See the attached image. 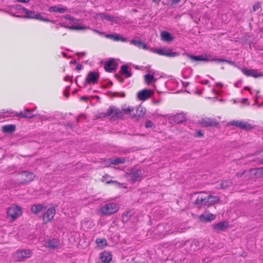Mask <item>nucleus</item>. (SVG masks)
<instances>
[{
	"label": "nucleus",
	"mask_w": 263,
	"mask_h": 263,
	"mask_svg": "<svg viewBox=\"0 0 263 263\" xmlns=\"http://www.w3.org/2000/svg\"><path fill=\"white\" fill-rule=\"evenodd\" d=\"M18 185H24L33 181L35 177V174L28 171H24L18 173Z\"/></svg>",
	"instance_id": "obj_1"
},
{
	"label": "nucleus",
	"mask_w": 263,
	"mask_h": 263,
	"mask_svg": "<svg viewBox=\"0 0 263 263\" xmlns=\"http://www.w3.org/2000/svg\"><path fill=\"white\" fill-rule=\"evenodd\" d=\"M118 204L110 202L105 204L101 208L100 211L102 215L108 216L116 213L119 210Z\"/></svg>",
	"instance_id": "obj_2"
},
{
	"label": "nucleus",
	"mask_w": 263,
	"mask_h": 263,
	"mask_svg": "<svg viewBox=\"0 0 263 263\" xmlns=\"http://www.w3.org/2000/svg\"><path fill=\"white\" fill-rule=\"evenodd\" d=\"M126 173L128 178L134 182L141 180L142 173L141 170L140 169H137L135 167L130 168L127 170Z\"/></svg>",
	"instance_id": "obj_3"
},
{
	"label": "nucleus",
	"mask_w": 263,
	"mask_h": 263,
	"mask_svg": "<svg viewBox=\"0 0 263 263\" xmlns=\"http://www.w3.org/2000/svg\"><path fill=\"white\" fill-rule=\"evenodd\" d=\"M44 212L42 217L44 224H47L50 221H51L55 213V210L54 208L51 207L48 209L46 208V210L43 211Z\"/></svg>",
	"instance_id": "obj_4"
},
{
	"label": "nucleus",
	"mask_w": 263,
	"mask_h": 263,
	"mask_svg": "<svg viewBox=\"0 0 263 263\" xmlns=\"http://www.w3.org/2000/svg\"><path fill=\"white\" fill-rule=\"evenodd\" d=\"M107 114L110 116L114 114V116L111 117L113 120H115L117 119H123V114L122 111L115 106L109 107L107 110Z\"/></svg>",
	"instance_id": "obj_5"
},
{
	"label": "nucleus",
	"mask_w": 263,
	"mask_h": 263,
	"mask_svg": "<svg viewBox=\"0 0 263 263\" xmlns=\"http://www.w3.org/2000/svg\"><path fill=\"white\" fill-rule=\"evenodd\" d=\"M22 214L21 208L18 205H12L8 208L7 215L13 220L16 219Z\"/></svg>",
	"instance_id": "obj_6"
},
{
	"label": "nucleus",
	"mask_w": 263,
	"mask_h": 263,
	"mask_svg": "<svg viewBox=\"0 0 263 263\" xmlns=\"http://www.w3.org/2000/svg\"><path fill=\"white\" fill-rule=\"evenodd\" d=\"M99 78V74L95 71H89L87 74V77L85 79L83 85L85 87H86L87 84L92 83L96 84L98 82V80Z\"/></svg>",
	"instance_id": "obj_7"
},
{
	"label": "nucleus",
	"mask_w": 263,
	"mask_h": 263,
	"mask_svg": "<svg viewBox=\"0 0 263 263\" xmlns=\"http://www.w3.org/2000/svg\"><path fill=\"white\" fill-rule=\"evenodd\" d=\"M153 93V90L151 89H143L137 93V97L139 100L145 101Z\"/></svg>",
	"instance_id": "obj_8"
},
{
	"label": "nucleus",
	"mask_w": 263,
	"mask_h": 263,
	"mask_svg": "<svg viewBox=\"0 0 263 263\" xmlns=\"http://www.w3.org/2000/svg\"><path fill=\"white\" fill-rule=\"evenodd\" d=\"M31 253V251L29 250H17L15 252L14 257L16 260L21 261L26 258L29 257Z\"/></svg>",
	"instance_id": "obj_9"
},
{
	"label": "nucleus",
	"mask_w": 263,
	"mask_h": 263,
	"mask_svg": "<svg viewBox=\"0 0 263 263\" xmlns=\"http://www.w3.org/2000/svg\"><path fill=\"white\" fill-rule=\"evenodd\" d=\"M170 122L173 124H178L186 121V116L183 112L177 114L169 118Z\"/></svg>",
	"instance_id": "obj_10"
},
{
	"label": "nucleus",
	"mask_w": 263,
	"mask_h": 263,
	"mask_svg": "<svg viewBox=\"0 0 263 263\" xmlns=\"http://www.w3.org/2000/svg\"><path fill=\"white\" fill-rule=\"evenodd\" d=\"M172 50L173 49L170 48H163L156 51V53L168 57H175L179 55L178 52H173Z\"/></svg>",
	"instance_id": "obj_11"
},
{
	"label": "nucleus",
	"mask_w": 263,
	"mask_h": 263,
	"mask_svg": "<svg viewBox=\"0 0 263 263\" xmlns=\"http://www.w3.org/2000/svg\"><path fill=\"white\" fill-rule=\"evenodd\" d=\"M184 54H186L188 57L195 61H213L212 60L213 58H212V55L210 54L209 55H204L202 54L199 55H194L189 53H184Z\"/></svg>",
	"instance_id": "obj_12"
},
{
	"label": "nucleus",
	"mask_w": 263,
	"mask_h": 263,
	"mask_svg": "<svg viewBox=\"0 0 263 263\" xmlns=\"http://www.w3.org/2000/svg\"><path fill=\"white\" fill-rule=\"evenodd\" d=\"M200 123L205 127H216L219 123L215 119L203 118L201 120Z\"/></svg>",
	"instance_id": "obj_13"
},
{
	"label": "nucleus",
	"mask_w": 263,
	"mask_h": 263,
	"mask_svg": "<svg viewBox=\"0 0 263 263\" xmlns=\"http://www.w3.org/2000/svg\"><path fill=\"white\" fill-rule=\"evenodd\" d=\"M229 227L228 222L226 221H220L213 225V230L219 232L220 231H224Z\"/></svg>",
	"instance_id": "obj_14"
},
{
	"label": "nucleus",
	"mask_w": 263,
	"mask_h": 263,
	"mask_svg": "<svg viewBox=\"0 0 263 263\" xmlns=\"http://www.w3.org/2000/svg\"><path fill=\"white\" fill-rule=\"evenodd\" d=\"M220 198L218 196L209 195L206 197L205 201L204 202V206L210 207L218 202Z\"/></svg>",
	"instance_id": "obj_15"
},
{
	"label": "nucleus",
	"mask_w": 263,
	"mask_h": 263,
	"mask_svg": "<svg viewBox=\"0 0 263 263\" xmlns=\"http://www.w3.org/2000/svg\"><path fill=\"white\" fill-rule=\"evenodd\" d=\"M112 254L110 252L103 251L100 254V258L101 260V263H109L112 260Z\"/></svg>",
	"instance_id": "obj_16"
},
{
	"label": "nucleus",
	"mask_w": 263,
	"mask_h": 263,
	"mask_svg": "<svg viewBox=\"0 0 263 263\" xmlns=\"http://www.w3.org/2000/svg\"><path fill=\"white\" fill-rule=\"evenodd\" d=\"M241 69V71L246 76L257 78L261 76L260 74L257 73V70L255 69H247L245 68H241L239 65H235Z\"/></svg>",
	"instance_id": "obj_17"
},
{
	"label": "nucleus",
	"mask_w": 263,
	"mask_h": 263,
	"mask_svg": "<svg viewBox=\"0 0 263 263\" xmlns=\"http://www.w3.org/2000/svg\"><path fill=\"white\" fill-rule=\"evenodd\" d=\"M145 108L139 105L136 110L135 112L130 114V116L132 118H137L138 119L143 117L145 114Z\"/></svg>",
	"instance_id": "obj_18"
},
{
	"label": "nucleus",
	"mask_w": 263,
	"mask_h": 263,
	"mask_svg": "<svg viewBox=\"0 0 263 263\" xmlns=\"http://www.w3.org/2000/svg\"><path fill=\"white\" fill-rule=\"evenodd\" d=\"M216 218L215 215L211 213H203L200 215L199 218L200 221L202 222H210L213 220H214Z\"/></svg>",
	"instance_id": "obj_19"
},
{
	"label": "nucleus",
	"mask_w": 263,
	"mask_h": 263,
	"mask_svg": "<svg viewBox=\"0 0 263 263\" xmlns=\"http://www.w3.org/2000/svg\"><path fill=\"white\" fill-rule=\"evenodd\" d=\"M105 36L108 39H112L116 41H122L123 42H125L127 41V39L124 37H122L120 35V34L114 33L113 34H107L105 35Z\"/></svg>",
	"instance_id": "obj_20"
},
{
	"label": "nucleus",
	"mask_w": 263,
	"mask_h": 263,
	"mask_svg": "<svg viewBox=\"0 0 263 263\" xmlns=\"http://www.w3.org/2000/svg\"><path fill=\"white\" fill-rule=\"evenodd\" d=\"M46 210V206L43 204H33L31 206V211L34 214H37L39 212H43Z\"/></svg>",
	"instance_id": "obj_21"
},
{
	"label": "nucleus",
	"mask_w": 263,
	"mask_h": 263,
	"mask_svg": "<svg viewBox=\"0 0 263 263\" xmlns=\"http://www.w3.org/2000/svg\"><path fill=\"white\" fill-rule=\"evenodd\" d=\"M109 177V176H103V181H104L105 180L106 184H112L113 185L118 187L119 189L126 188V187L124 185V183H120L115 180H108V179H107V178Z\"/></svg>",
	"instance_id": "obj_22"
},
{
	"label": "nucleus",
	"mask_w": 263,
	"mask_h": 263,
	"mask_svg": "<svg viewBox=\"0 0 263 263\" xmlns=\"http://www.w3.org/2000/svg\"><path fill=\"white\" fill-rule=\"evenodd\" d=\"M130 44H134L140 48H142L145 50L148 49V47H147L146 44L140 40H137L133 39L130 41Z\"/></svg>",
	"instance_id": "obj_23"
},
{
	"label": "nucleus",
	"mask_w": 263,
	"mask_h": 263,
	"mask_svg": "<svg viewBox=\"0 0 263 263\" xmlns=\"http://www.w3.org/2000/svg\"><path fill=\"white\" fill-rule=\"evenodd\" d=\"M2 132L4 133L12 134L16 130V126L14 124H8L2 126Z\"/></svg>",
	"instance_id": "obj_24"
},
{
	"label": "nucleus",
	"mask_w": 263,
	"mask_h": 263,
	"mask_svg": "<svg viewBox=\"0 0 263 263\" xmlns=\"http://www.w3.org/2000/svg\"><path fill=\"white\" fill-rule=\"evenodd\" d=\"M99 15L101 17L102 20L117 23V17L115 16L110 15L105 13H100Z\"/></svg>",
	"instance_id": "obj_25"
},
{
	"label": "nucleus",
	"mask_w": 263,
	"mask_h": 263,
	"mask_svg": "<svg viewBox=\"0 0 263 263\" xmlns=\"http://www.w3.org/2000/svg\"><path fill=\"white\" fill-rule=\"evenodd\" d=\"M161 37L162 41L167 42L173 41L174 39L172 34L167 31H162L161 32Z\"/></svg>",
	"instance_id": "obj_26"
},
{
	"label": "nucleus",
	"mask_w": 263,
	"mask_h": 263,
	"mask_svg": "<svg viewBox=\"0 0 263 263\" xmlns=\"http://www.w3.org/2000/svg\"><path fill=\"white\" fill-rule=\"evenodd\" d=\"M128 67L127 65H123L120 67V73L122 75L125 76L126 78L132 77V73L128 70Z\"/></svg>",
	"instance_id": "obj_27"
},
{
	"label": "nucleus",
	"mask_w": 263,
	"mask_h": 263,
	"mask_svg": "<svg viewBox=\"0 0 263 263\" xmlns=\"http://www.w3.org/2000/svg\"><path fill=\"white\" fill-rule=\"evenodd\" d=\"M206 199V197H202L200 196H198L196 200L193 202V204L195 205L201 207L202 206H204V202H205Z\"/></svg>",
	"instance_id": "obj_28"
},
{
	"label": "nucleus",
	"mask_w": 263,
	"mask_h": 263,
	"mask_svg": "<svg viewBox=\"0 0 263 263\" xmlns=\"http://www.w3.org/2000/svg\"><path fill=\"white\" fill-rule=\"evenodd\" d=\"M96 243L97 244L98 247L101 249L104 248L108 245L107 240L105 238H98L96 240Z\"/></svg>",
	"instance_id": "obj_29"
},
{
	"label": "nucleus",
	"mask_w": 263,
	"mask_h": 263,
	"mask_svg": "<svg viewBox=\"0 0 263 263\" xmlns=\"http://www.w3.org/2000/svg\"><path fill=\"white\" fill-rule=\"evenodd\" d=\"M47 244L49 248L54 249L59 245V241L57 239H48Z\"/></svg>",
	"instance_id": "obj_30"
},
{
	"label": "nucleus",
	"mask_w": 263,
	"mask_h": 263,
	"mask_svg": "<svg viewBox=\"0 0 263 263\" xmlns=\"http://www.w3.org/2000/svg\"><path fill=\"white\" fill-rule=\"evenodd\" d=\"M114 64V59H110V60H108L104 66V69L106 71L108 72H111V67L112 65Z\"/></svg>",
	"instance_id": "obj_31"
},
{
	"label": "nucleus",
	"mask_w": 263,
	"mask_h": 263,
	"mask_svg": "<svg viewBox=\"0 0 263 263\" xmlns=\"http://www.w3.org/2000/svg\"><path fill=\"white\" fill-rule=\"evenodd\" d=\"M125 161V159L124 157H119L114 159L110 160V164L114 165H117L119 164L124 163Z\"/></svg>",
	"instance_id": "obj_32"
},
{
	"label": "nucleus",
	"mask_w": 263,
	"mask_h": 263,
	"mask_svg": "<svg viewBox=\"0 0 263 263\" xmlns=\"http://www.w3.org/2000/svg\"><path fill=\"white\" fill-rule=\"evenodd\" d=\"M132 213L130 210L125 211L122 214V221L127 222L129 219L132 216Z\"/></svg>",
	"instance_id": "obj_33"
},
{
	"label": "nucleus",
	"mask_w": 263,
	"mask_h": 263,
	"mask_svg": "<svg viewBox=\"0 0 263 263\" xmlns=\"http://www.w3.org/2000/svg\"><path fill=\"white\" fill-rule=\"evenodd\" d=\"M31 19H36L45 22H51V21L48 18L44 17L41 13H37L33 15V17H30Z\"/></svg>",
	"instance_id": "obj_34"
},
{
	"label": "nucleus",
	"mask_w": 263,
	"mask_h": 263,
	"mask_svg": "<svg viewBox=\"0 0 263 263\" xmlns=\"http://www.w3.org/2000/svg\"><path fill=\"white\" fill-rule=\"evenodd\" d=\"M239 128L242 129H245L246 130H250L252 129L253 127L251 124H249L247 123L243 122V121H241L240 122Z\"/></svg>",
	"instance_id": "obj_35"
},
{
	"label": "nucleus",
	"mask_w": 263,
	"mask_h": 263,
	"mask_svg": "<svg viewBox=\"0 0 263 263\" xmlns=\"http://www.w3.org/2000/svg\"><path fill=\"white\" fill-rule=\"evenodd\" d=\"M212 60H213V61H214L217 63H221V62H225V63H229L232 65H233L235 64V62L233 61L226 60V59H223L216 58V57H214Z\"/></svg>",
	"instance_id": "obj_36"
},
{
	"label": "nucleus",
	"mask_w": 263,
	"mask_h": 263,
	"mask_svg": "<svg viewBox=\"0 0 263 263\" xmlns=\"http://www.w3.org/2000/svg\"><path fill=\"white\" fill-rule=\"evenodd\" d=\"M232 185V181L230 180H223L220 183L222 189H225Z\"/></svg>",
	"instance_id": "obj_37"
},
{
	"label": "nucleus",
	"mask_w": 263,
	"mask_h": 263,
	"mask_svg": "<svg viewBox=\"0 0 263 263\" xmlns=\"http://www.w3.org/2000/svg\"><path fill=\"white\" fill-rule=\"evenodd\" d=\"M144 77L145 81L148 83H152L156 80L154 76L149 73L145 74Z\"/></svg>",
	"instance_id": "obj_38"
},
{
	"label": "nucleus",
	"mask_w": 263,
	"mask_h": 263,
	"mask_svg": "<svg viewBox=\"0 0 263 263\" xmlns=\"http://www.w3.org/2000/svg\"><path fill=\"white\" fill-rule=\"evenodd\" d=\"M122 110L125 112L126 114H129L130 115V114H132V112L134 110V108L127 106L126 104L123 105L122 106Z\"/></svg>",
	"instance_id": "obj_39"
},
{
	"label": "nucleus",
	"mask_w": 263,
	"mask_h": 263,
	"mask_svg": "<svg viewBox=\"0 0 263 263\" xmlns=\"http://www.w3.org/2000/svg\"><path fill=\"white\" fill-rule=\"evenodd\" d=\"M24 12L26 14V15L23 16V18H31L30 17H33V15L35 14L34 11H32L26 8L24 9Z\"/></svg>",
	"instance_id": "obj_40"
},
{
	"label": "nucleus",
	"mask_w": 263,
	"mask_h": 263,
	"mask_svg": "<svg viewBox=\"0 0 263 263\" xmlns=\"http://www.w3.org/2000/svg\"><path fill=\"white\" fill-rule=\"evenodd\" d=\"M59 7L57 6H51L49 8V12H59Z\"/></svg>",
	"instance_id": "obj_41"
},
{
	"label": "nucleus",
	"mask_w": 263,
	"mask_h": 263,
	"mask_svg": "<svg viewBox=\"0 0 263 263\" xmlns=\"http://www.w3.org/2000/svg\"><path fill=\"white\" fill-rule=\"evenodd\" d=\"M35 118L36 119H40V120H47L49 119V118L46 116H45V115H36V117Z\"/></svg>",
	"instance_id": "obj_42"
},
{
	"label": "nucleus",
	"mask_w": 263,
	"mask_h": 263,
	"mask_svg": "<svg viewBox=\"0 0 263 263\" xmlns=\"http://www.w3.org/2000/svg\"><path fill=\"white\" fill-rule=\"evenodd\" d=\"M154 124L151 120H147L145 123V127L146 128H151L153 126Z\"/></svg>",
	"instance_id": "obj_43"
},
{
	"label": "nucleus",
	"mask_w": 263,
	"mask_h": 263,
	"mask_svg": "<svg viewBox=\"0 0 263 263\" xmlns=\"http://www.w3.org/2000/svg\"><path fill=\"white\" fill-rule=\"evenodd\" d=\"M261 7V3L260 2H256L253 6V10L256 11L258 10Z\"/></svg>",
	"instance_id": "obj_44"
},
{
	"label": "nucleus",
	"mask_w": 263,
	"mask_h": 263,
	"mask_svg": "<svg viewBox=\"0 0 263 263\" xmlns=\"http://www.w3.org/2000/svg\"><path fill=\"white\" fill-rule=\"evenodd\" d=\"M75 30H85L88 28L86 26H81L80 25H74Z\"/></svg>",
	"instance_id": "obj_45"
},
{
	"label": "nucleus",
	"mask_w": 263,
	"mask_h": 263,
	"mask_svg": "<svg viewBox=\"0 0 263 263\" xmlns=\"http://www.w3.org/2000/svg\"><path fill=\"white\" fill-rule=\"evenodd\" d=\"M240 122H241V121L234 120V121H232L230 122L229 124L232 125H234L236 127H239Z\"/></svg>",
	"instance_id": "obj_46"
},
{
	"label": "nucleus",
	"mask_w": 263,
	"mask_h": 263,
	"mask_svg": "<svg viewBox=\"0 0 263 263\" xmlns=\"http://www.w3.org/2000/svg\"><path fill=\"white\" fill-rule=\"evenodd\" d=\"M14 9H15V10H16L17 11L23 10L24 12V9H25L26 8L22 7L20 5L17 4V5H15V6H14Z\"/></svg>",
	"instance_id": "obj_47"
},
{
	"label": "nucleus",
	"mask_w": 263,
	"mask_h": 263,
	"mask_svg": "<svg viewBox=\"0 0 263 263\" xmlns=\"http://www.w3.org/2000/svg\"><path fill=\"white\" fill-rule=\"evenodd\" d=\"M114 96H120L122 98H124L125 97V93L124 92H115L114 93Z\"/></svg>",
	"instance_id": "obj_48"
},
{
	"label": "nucleus",
	"mask_w": 263,
	"mask_h": 263,
	"mask_svg": "<svg viewBox=\"0 0 263 263\" xmlns=\"http://www.w3.org/2000/svg\"><path fill=\"white\" fill-rule=\"evenodd\" d=\"M256 161L259 164H263V151L262 152L261 155L257 158Z\"/></svg>",
	"instance_id": "obj_49"
},
{
	"label": "nucleus",
	"mask_w": 263,
	"mask_h": 263,
	"mask_svg": "<svg viewBox=\"0 0 263 263\" xmlns=\"http://www.w3.org/2000/svg\"><path fill=\"white\" fill-rule=\"evenodd\" d=\"M204 135L203 132L201 130H198L195 134V136L197 137H201Z\"/></svg>",
	"instance_id": "obj_50"
},
{
	"label": "nucleus",
	"mask_w": 263,
	"mask_h": 263,
	"mask_svg": "<svg viewBox=\"0 0 263 263\" xmlns=\"http://www.w3.org/2000/svg\"><path fill=\"white\" fill-rule=\"evenodd\" d=\"M118 64L114 62V64L112 65L111 69V72H115L117 70V69L118 68Z\"/></svg>",
	"instance_id": "obj_51"
},
{
	"label": "nucleus",
	"mask_w": 263,
	"mask_h": 263,
	"mask_svg": "<svg viewBox=\"0 0 263 263\" xmlns=\"http://www.w3.org/2000/svg\"><path fill=\"white\" fill-rule=\"evenodd\" d=\"M70 88V86H68L66 88V90L64 91V95L66 98H68L69 96V89Z\"/></svg>",
	"instance_id": "obj_52"
},
{
	"label": "nucleus",
	"mask_w": 263,
	"mask_h": 263,
	"mask_svg": "<svg viewBox=\"0 0 263 263\" xmlns=\"http://www.w3.org/2000/svg\"><path fill=\"white\" fill-rule=\"evenodd\" d=\"M16 116L17 117H20L21 118H25V117H27L26 116V114H24V113H23L22 111H21L20 112L18 113V112H16Z\"/></svg>",
	"instance_id": "obj_53"
},
{
	"label": "nucleus",
	"mask_w": 263,
	"mask_h": 263,
	"mask_svg": "<svg viewBox=\"0 0 263 263\" xmlns=\"http://www.w3.org/2000/svg\"><path fill=\"white\" fill-rule=\"evenodd\" d=\"M61 26L64 27L66 28H68L70 30H75L74 25H71V26H69L64 25L61 24Z\"/></svg>",
	"instance_id": "obj_54"
},
{
	"label": "nucleus",
	"mask_w": 263,
	"mask_h": 263,
	"mask_svg": "<svg viewBox=\"0 0 263 263\" xmlns=\"http://www.w3.org/2000/svg\"><path fill=\"white\" fill-rule=\"evenodd\" d=\"M106 116H110V115H108L106 112H101L99 114V118H105Z\"/></svg>",
	"instance_id": "obj_55"
},
{
	"label": "nucleus",
	"mask_w": 263,
	"mask_h": 263,
	"mask_svg": "<svg viewBox=\"0 0 263 263\" xmlns=\"http://www.w3.org/2000/svg\"><path fill=\"white\" fill-rule=\"evenodd\" d=\"M66 10H67V8H66V7H61V8L59 7V12L64 13V12L66 11Z\"/></svg>",
	"instance_id": "obj_56"
},
{
	"label": "nucleus",
	"mask_w": 263,
	"mask_h": 263,
	"mask_svg": "<svg viewBox=\"0 0 263 263\" xmlns=\"http://www.w3.org/2000/svg\"><path fill=\"white\" fill-rule=\"evenodd\" d=\"M26 116L27 117H25V118H27V119H31L33 117H34V118L36 117V115H31V114H26Z\"/></svg>",
	"instance_id": "obj_57"
},
{
	"label": "nucleus",
	"mask_w": 263,
	"mask_h": 263,
	"mask_svg": "<svg viewBox=\"0 0 263 263\" xmlns=\"http://www.w3.org/2000/svg\"><path fill=\"white\" fill-rule=\"evenodd\" d=\"M92 30L94 32H97V33H98V34H101V35H105V33H104V32H101V31H100L99 30H97V29H92Z\"/></svg>",
	"instance_id": "obj_58"
},
{
	"label": "nucleus",
	"mask_w": 263,
	"mask_h": 263,
	"mask_svg": "<svg viewBox=\"0 0 263 263\" xmlns=\"http://www.w3.org/2000/svg\"><path fill=\"white\" fill-rule=\"evenodd\" d=\"M82 65L81 64H78V65L75 69L77 70H80L82 69Z\"/></svg>",
	"instance_id": "obj_59"
},
{
	"label": "nucleus",
	"mask_w": 263,
	"mask_h": 263,
	"mask_svg": "<svg viewBox=\"0 0 263 263\" xmlns=\"http://www.w3.org/2000/svg\"><path fill=\"white\" fill-rule=\"evenodd\" d=\"M80 100H84V101H87V100H89V97H87V96H82L81 98H80Z\"/></svg>",
	"instance_id": "obj_60"
},
{
	"label": "nucleus",
	"mask_w": 263,
	"mask_h": 263,
	"mask_svg": "<svg viewBox=\"0 0 263 263\" xmlns=\"http://www.w3.org/2000/svg\"><path fill=\"white\" fill-rule=\"evenodd\" d=\"M245 171H244L243 172H241V173H239V172L237 173L236 176L238 177H241L245 174Z\"/></svg>",
	"instance_id": "obj_61"
},
{
	"label": "nucleus",
	"mask_w": 263,
	"mask_h": 263,
	"mask_svg": "<svg viewBox=\"0 0 263 263\" xmlns=\"http://www.w3.org/2000/svg\"><path fill=\"white\" fill-rule=\"evenodd\" d=\"M4 11L14 17H15V14L12 12H10V11H6V10H5Z\"/></svg>",
	"instance_id": "obj_62"
},
{
	"label": "nucleus",
	"mask_w": 263,
	"mask_h": 263,
	"mask_svg": "<svg viewBox=\"0 0 263 263\" xmlns=\"http://www.w3.org/2000/svg\"><path fill=\"white\" fill-rule=\"evenodd\" d=\"M241 82H242V81L241 80H239L238 81H237V82H236L234 84L235 86L236 87H239V84L241 83Z\"/></svg>",
	"instance_id": "obj_63"
},
{
	"label": "nucleus",
	"mask_w": 263,
	"mask_h": 263,
	"mask_svg": "<svg viewBox=\"0 0 263 263\" xmlns=\"http://www.w3.org/2000/svg\"><path fill=\"white\" fill-rule=\"evenodd\" d=\"M112 85H113V83L111 81H110L107 84H106L105 86H104V87H107L109 86H112Z\"/></svg>",
	"instance_id": "obj_64"
}]
</instances>
